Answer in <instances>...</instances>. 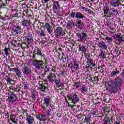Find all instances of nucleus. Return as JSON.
<instances>
[{"instance_id":"nucleus-1","label":"nucleus","mask_w":124,"mask_h":124,"mask_svg":"<svg viewBox=\"0 0 124 124\" xmlns=\"http://www.w3.org/2000/svg\"><path fill=\"white\" fill-rule=\"evenodd\" d=\"M108 85L111 88V92L115 93L118 92L119 89L123 85V79L119 77L115 78L114 81L110 80L108 82Z\"/></svg>"},{"instance_id":"nucleus-2","label":"nucleus","mask_w":124,"mask_h":124,"mask_svg":"<svg viewBox=\"0 0 124 124\" xmlns=\"http://www.w3.org/2000/svg\"><path fill=\"white\" fill-rule=\"evenodd\" d=\"M68 97L69 99L68 105L70 107H71V108L74 107L75 103H77V102L80 101V99H79V97H78V95H77L76 93H71L68 96Z\"/></svg>"},{"instance_id":"nucleus-3","label":"nucleus","mask_w":124,"mask_h":124,"mask_svg":"<svg viewBox=\"0 0 124 124\" xmlns=\"http://www.w3.org/2000/svg\"><path fill=\"white\" fill-rule=\"evenodd\" d=\"M76 35L78 37L77 41L81 43H84L86 41H88V39L90 38L88 36L87 31H82L81 33H77Z\"/></svg>"},{"instance_id":"nucleus-4","label":"nucleus","mask_w":124,"mask_h":124,"mask_svg":"<svg viewBox=\"0 0 124 124\" xmlns=\"http://www.w3.org/2000/svg\"><path fill=\"white\" fill-rule=\"evenodd\" d=\"M54 33L57 38H60L61 36H63L65 34V32L62 30V28L59 27L54 30Z\"/></svg>"},{"instance_id":"nucleus-5","label":"nucleus","mask_w":124,"mask_h":124,"mask_svg":"<svg viewBox=\"0 0 124 124\" xmlns=\"http://www.w3.org/2000/svg\"><path fill=\"white\" fill-rule=\"evenodd\" d=\"M33 66H34L36 69L37 70H40V69H42V67H43V64H44V62L40 60H34L32 62Z\"/></svg>"},{"instance_id":"nucleus-6","label":"nucleus","mask_w":124,"mask_h":124,"mask_svg":"<svg viewBox=\"0 0 124 124\" xmlns=\"http://www.w3.org/2000/svg\"><path fill=\"white\" fill-rule=\"evenodd\" d=\"M22 73L24 75H31V69L27 63L24 64V66H22Z\"/></svg>"},{"instance_id":"nucleus-7","label":"nucleus","mask_w":124,"mask_h":124,"mask_svg":"<svg viewBox=\"0 0 124 124\" xmlns=\"http://www.w3.org/2000/svg\"><path fill=\"white\" fill-rule=\"evenodd\" d=\"M45 28L46 29L48 34L52 36L54 34V28L49 23L46 22L45 24Z\"/></svg>"},{"instance_id":"nucleus-8","label":"nucleus","mask_w":124,"mask_h":124,"mask_svg":"<svg viewBox=\"0 0 124 124\" xmlns=\"http://www.w3.org/2000/svg\"><path fill=\"white\" fill-rule=\"evenodd\" d=\"M57 78V76L55 73H50L46 77V79L49 83H54V81Z\"/></svg>"},{"instance_id":"nucleus-9","label":"nucleus","mask_w":124,"mask_h":124,"mask_svg":"<svg viewBox=\"0 0 124 124\" xmlns=\"http://www.w3.org/2000/svg\"><path fill=\"white\" fill-rule=\"evenodd\" d=\"M74 27H75V23L73 22V20L72 19L68 20L66 24L67 31H72Z\"/></svg>"},{"instance_id":"nucleus-10","label":"nucleus","mask_w":124,"mask_h":124,"mask_svg":"<svg viewBox=\"0 0 124 124\" xmlns=\"http://www.w3.org/2000/svg\"><path fill=\"white\" fill-rule=\"evenodd\" d=\"M33 59H34L35 60V59H36V55L38 56H40V57H43V56L42 55V53H41V51L37 46H36L35 47V49L33 51Z\"/></svg>"},{"instance_id":"nucleus-11","label":"nucleus","mask_w":124,"mask_h":124,"mask_svg":"<svg viewBox=\"0 0 124 124\" xmlns=\"http://www.w3.org/2000/svg\"><path fill=\"white\" fill-rule=\"evenodd\" d=\"M18 99V97L16 94L12 93L8 97V101L9 102H15Z\"/></svg>"},{"instance_id":"nucleus-12","label":"nucleus","mask_w":124,"mask_h":124,"mask_svg":"<svg viewBox=\"0 0 124 124\" xmlns=\"http://www.w3.org/2000/svg\"><path fill=\"white\" fill-rule=\"evenodd\" d=\"M36 32L38 34L39 36H46V32L45 31V26H41V27L40 28V31H37Z\"/></svg>"},{"instance_id":"nucleus-13","label":"nucleus","mask_w":124,"mask_h":124,"mask_svg":"<svg viewBox=\"0 0 124 124\" xmlns=\"http://www.w3.org/2000/svg\"><path fill=\"white\" fill-rule=\"evenodd\" d=\"M21 31H22V28H21V26L16 25L13 27V31L15 35L18 34L19 32H21Z\"/></svg>"},{"instance_id":"nucleus-14","label":"nucleus","mask_w":124,"mask_h":124,"mask_svg":"<svg viewBox=\"0 0 124 124\" xmlns=\"http://www.w3.org/2000/svg\"><path fill=\"white\" fill-rule=\"evenodd\" d=\"M39 87V89L42 91V92L47 93V91L48 90V84H47L46 83L40 84Z\"/></svg>"},{"instance_id":"nucleus-15","label":"nucleus","mask_w":124,"mask_h":124,"mask_svg":"<svg viewBox=\"0 0 124 124\" xmlns=\"http://www.w3.org/2000/svg\"><path fill=\"white\" fill-rule=\"evenodd\" d=\"M98 46L99 48H101L103 50H107V48H108L107 45L105 44V42L102 41L98 42Z\"/></svg>"},{"instance_id":"nucleus-16","label":"nucleus","mask_w":124,"mask_h":124,"mask_svg":"<svg viewBox=\"0 0 124 124\" xmlns=\"http://www.w3.org/2000/svg\"><path fill=\"white\" fill-rule=\"evenodd\" d=\"M76 26L78 29H79V30H83L84 27V22L81 20H78L76 23Z\"/></svg>"},{"instance_id":"nucleus-17","label":"nucleus","mask_w":124,"mask_h":124,"mask_svg":"<svg viewBox=\"0 0 124 124\" xmlns=\"http://www.w3.org/2000/svg\"><path fill=\"white\" fill-rule=\"evenodd\" d=\"M121 0H111L110 1V5L113 7H117V6H120V3H121Z\"/></svg>"},{"instance_id":"nucleus-18","label":"nucleus","mask_w":124,"mask_h":124,"mask_svg":"<svg viewBox=\"0 0 124 124\" xmlns=\"http://www.w3.org/2000/svg\"><path fill=\"white\" fill-rule=\"evenodd\" d=\"M87 63L89 66H91L92 67H94L95 66L94 61L91 58H87Z\"/></svg>"},{"instance_id":"nucleus-19","label":"nucleus","mask_w":124,"mask_h":124,"mask_svg":"<svg viewBox=\"0 0 124 124\" xmlns=\"http://www.w3.org/2000/svg\"><path fill=\"white\" fill-rule=\"evenodd\" d=\"M10 121L15 124H17V121L18 119L16 117V115L11 113L10 115Z\"/></svg>"},{"instance_id":"nucleus-20","label":"nucleus","mask_w":124,"mask_h":124,"mask_svg":"<svg viewBox=\"0 0 124 124\" xmlns=\"http://www.w3.org/2000/svg\"><path fill=\"white\" fill-rule=\"evenodd\" d=\"M20 86H21V88L23 89L24 90L21 91L22 93H26V91H27V89H28V82H22Z\"/></svg>"},{"instance_id":"nucleus-21","label":"nucleus","mask_w":124,"mask_h":124,"mask_svg":"<svg viewBox=\"0 0 124 124\" xmlns=\"http://www.w3.org/2000/svg\"><path fill=\"white\" fill-rule=\"evenodd\" d=\"M13 71H14V72H15L16 75V76H17L18 78L22 77V72H21V70L19 69L18 67L14 69Z\"/></svg>"},{"instance_id":"nucleus-22","label":"nucleus","mask_w":124,"mask_h":124,"mask_svg":"<svg viewBox=\"0 0 124 124\" xmlns=\"http://www.w3.org/2000/svg\"><path fill=\"white\" fill-rule=\"evenodd\" d=\"M50 103V96H46L44 97V104L46 106V107L49 106Z\"/></svg>"},{"instance_id":"nucleus-23","label":"nucleus","mask_w":124,"mask_h":124,"mask_svg":"<svg viewBox=\"0 0 124 124\" xmlns=\"http://www.w3.org/2000/svg\"><path fill=\"white\" fill-rule=\"evenodd\" d=\"M57 88H61L62 87V82L60 78H56L54 81Z\"/></svg>"},{"instance_id":"nucleus-24","label":"nucleus","mask_w":124,"mask_h":124,"mask_svg":"<svg viewBox=\"0 0 124 124\" xmlns=\"http://www.w3.org/2000/svg\"><path fill=\"white\" fill-rule=\"evenodd\" d=\"M6 80L8 83L11 84V85H14L15 84V80L7 75L6 76Z\"/></svg>"},{"instance_id":"nucleus-25","label":"nucleus","mask_w":124,"mask_h":124,"mask_svg":"<svg viewBox=\"0 0 124 124\" xmlns=\"http://www.w3.org/2000/svg\"><path fill=\"white\" fill-rule=\"evenodd\" d=\"M78 51L79 52H82V53H86V51H87V49L86 48V46L84 45H78Z\"/></svg>"},{"instance_id":"nucleus-26","label":"nucleus","mask_w":124,"mask_h":124,"mask_svg":"<svg viewBox=\"0 0 124 124\" xmlns=\"http://www.w3.org/2000/svg\"><path fill=\"white\" fill-rule=\"evenodd\" d=\"M52 10L53 11H54V13H55V12L58 10V8L60 6V5H59V2L57 1L54 2V3L52 5Z\"/></svg>"},{"instance_id":"nucleus-27","label":"nucleus","mask_w":124,"mask_h":124,"mask_svg":"<svg viewBox=\"0 0 124 124\" xmlns=\"http://www.w3.org/2000/svg\"><path fill=\"white\" fill-rule=\"evenodd\" d=\"M76 18H77V19H85V18H86V16H84V15L81 14L80 12H77L76 13Z\"/></svg>"},{"instance_id":"nucleus-28","label":"nucleus","mask_w":124,"mask_h":124,"mask_svg":"<svg viewBox=\"0 0 124 124\" xmlns=\"http://www.w3.org/2000/svg\"><path fill=\"white\" fill-rule=\"evenodd\" d=\"M22 25L24 27H30L31 26V20L24 19L22 21Z\"/></svg>"},{"instance_id":"nucleus-29","label":"nucleus","mask_w":124,"mask_h":124,"mask_svg":"<svg viewBox=\"0 0 124 124\" xmlns=\"http://www.w3.org/2000/svg\"><path fill=\"white\" fill-rule=\"evenodd\" d=\"M26 121H27L28 124H31L33 123V117L29 115L26 117Z\"/></svg>"},{"instance_id":"nucleus-30","label":"nucleus","mask_w":124,"mask_h":124,"mask_svg":"<svg viewBox=\"0 0 124 124\" xmlns=\"http://www.w3.org/2000/svg\"><path fill=\"white\" fill-rule=\"evenodd\" d=\"M80 91L81 93H84V94H87V93H88L87 92L88 90L85 85H83L80 87Z\"/></svg>"},{"instance_id":"nucleus-31","label":"nucleus","mask_w":124,"mask_h":124,"mask_svg":"<svg viewBox=\"0 0 124 124\" xmlns=\"http://www.w3.org/2000/svg\"><path fill=\"white\" fill-rule=\"evenodd\" d=\"M91 119H92V115H91V114H88L84 119L85 123H87V124H90V121H91Z\"/></svg>"},{"instance_id":"nucleus-32","label":"nucleus","mask_w":124,"mask_h":124,"mask_svg":"<svg viewBox=\"0 0 124 124\" xmlns=\"http://www.w3.org/2000/svg\"><path fill=\"white\" fill-rule=\"evenodd\" d=\"M117 74H120V71L118 70V69H116L115 71H113L110 74V77H114L115 75H117Z\"/></svg>"},{"instance_id":"nucleus-33","label":"nucleus","mask_w":124,"mask_h":124,"mask_svg":"<svg viewBox=\"0 0 124 124\" xmlns=\"http://www.w3.org/2000/svg\"><path fill=\"white\" fill-rule=\"evenodd\" d=\"M99 56L101 57V59H106V54H105V52H104L103 50L100 51Z\"/></svg>"},{"instance_id":"nucleus-34","label":"nucleus","mask_w":124,"mask_h":124,"mask_svg":"<svg viewBox=\"0 0 124 124\" xmlns=\"http://www.w3.org/2000/svg\"><path fill=\"white\" fill-rule=\"evenodd\" d=\"M105 38L109 44L113 43V39L111 37L106 36Z\"/></svg>"},{"instance_id":"nucleus-35","label":"nucleus","mask_w":124,"mask_h":124,"mask_svg":"<svg viewBox=\"0 0 124 124\" xmlns=\"http://www.w3.org/2000/svg\"><path fill=\"white\" fill-rule=\"evenodd\" d=\"M116 40H118L119 43H122V42H123V38L122 37V36H120V35H116Z\"/></svg>"},{"instance_id":"nucleus-36","label":"nucleus","mask_w":124,"mask_h":124,"mask_svg":"<svg viewBox=\"0 0 124 124\" xmlns=\"http://www.w3.org/2000/svg\"><path fill=\"white\" fill-rule=\"evenodd\" d=\"M74 69L75 70H78L79 69V64L77 62H74Z\"/></svg>"},{"instance_id":"nucleus-37","label":"nucleus","mask_w":124,"mask_h":124,"mask_svg":"<svg viewBox=\"0 0 124 124\" xmlns=\"http://www.w3.org/2000/svg\"><path fill=\"white\" fill-rule=\"evenodd\" d=\"M14 60H15V58L14 56H13L11 57V60H10L11 67H14V64H13L14 63L13 62Z\"/></svg>"},{"instance_id":"nucleus-38","label":"nucleus","mask_w":124,"mask_h":124,"mask_svg":"<svg viewBox=\"0 0 124 124\" xmlns=\"http://www.w3.org/2000/svg\"><path fill=\"white\" fill-rule=\"evenodd\" d=\"M42 69H44L45 70H46V71H49V68L48 67V66H47V65H46V64L44 63V65H43Z\"/></svg>"},{"instance_id":"nucleus-39","label":"nucleus","mask_w":124,"mask_h":124,"mask_svg":"<svg viewBox=\"0 0 124 124\" xmlns=\"http://www.w3.org/2000/svg\"><path fill=\"white\" fill-rule=\"evenodd\" d=\"M109 122H110V120H109V118H105L104 119V123L103 124H109Z\"/></svg>"},{"instance_id":"nucleus-40","label":"nucleus","mask_w":124,"mask_h":124,"mask_svg":"<svg viewBox=\"0 0 124 124\" xmlns=\"http://www.w3.org/2000/svg\"><path fill=\"white\" fill-rule=\"evenodd\" d=\"M70 17H71V18H76V13L71 12L70 14Z\"/></svg>"},{"instance_id":"nucleus-41","label":"nucleus","mask_w":124,"mask_h":124,"mask_svg":"<svg viewBox=\"0 0 124 124\" xmlns=\"http://www.w3.org/2000/svg\"><path fill=\"white\" fill-rule=\"evenodd\" d=\"M38 23H39V21L35 19L32 24L33 28H35V27H37V24H38Z\"/></svg>"},{"instance_id":"nucleus-42","label":"nucleus","mask_w":124,"mask_h":124,"mask_svg":"<svg viewBox=\"0 0 124 124\" xmlns=\"http://www.w3.org/2000/svg\"><path fill=\"white\" fill-rule=\"evenodd\" d=\"M52 111H53V109H51L50 108H49L47 111H46V113H47V116H51V114H52Z\"/></svg>"},{"instance_id":"nucleus-43","label":"nucleus","mask_w":124,"mask_h":124,"mask_svg":"<svg viewBox=\"0 0 124 124\" xmlns=\"http://www.w3.org/2000/svg\"><path fill=\"white\" fill-rule=\"evenodd\" d=\"M103 10L104 11V14H106V15H108V11H109V10L107 8V7H106L105 9H103Z\"/></svg>"},{"instance_id":"nucleus-44","label":"nucleus","mask_w":124,"mask_h":124,"mask_svg":"<svg viewBox=\"0 0 124 124\" xmlns=\"http://www.w3.org/2000/svg\"><path fill=\"white\" fill-rule=\"evenodd\" d=\"M4 51L5 55H6V56H8V55H9V53H8V51H9L8 48L5 47Z\"/></svg>"},{"instance_id":"nucleus-45","label":"nucleus","mask_w":124,"mask_h":124,"mask_svg":"<svg viewBox=\"0 0 124 124\" xmlns=\"http://www.w3.org/2000/svg\"><path fill=\"white\" fill-rule=\"evenodd\" d=\"M31 97H32V100H35V92H34L32 93L31 95Z\"/></svg>"},{"instance_id":"nucleus-46","label":"nucleus","mask_w":124,"mask_h":124,"mask_svg":"<svg viewBox=\"0 0 124 124\" xmlns=\"http://www.w3.org/2000/svg\"><path fill=\"white\" fill-rule=\"evenodd\" d=\"M68 66L69 67H70L71 70L73 71V68H74V66L73 65V64L72 63H70L68 65Z\"/></svg>"},{"instance_id":"nucleus-47","label":"nucleus","mask_w":124,"mask_h":124,"mask_svg":"<svg viewBox=\"0 0 124 124\" xmlns=\"http://www.w3.org/2000/svg\"><path fill=\"white\" fill-rule=\"evenodd\" d=\"M74 84V87H75V88H79L80 87V83L79 82H75Z\"/></svg>"},{"instance_id":"nucleus-48","label":"nucleus","mask_w":124,"mask_h":124,"mask_svg":"<svg viewBox=\"0 0 124 124\" xmlns=\"http://www.w3.org/2000/svg\"><path fill=\"white\" fill-rule=\"evenodd\" d=\"M4 88H5V87L2 85V83L1 82H0V91H1V90H4Z\"/></svg>"},{"instance_id":"nucleus-49","label":"nucleus","mask_w":124,"mask_h":124,"mask_svg":"<svg viewBox=\"0 0 124 124\" xmlns=\"http://www.w3.org/2000/svg\"><path fill=\"white\" fill-rule=\"evenodd\" d=\"M106 24L107 26V27H111V22L109 21H107L106 22Z\"/></svg>"},{"instance_id":"nucleus-50","label":"nucleus","mask_w":124,"mask_h":124,"mask_svg":"<svg viewBox=\"0 0 124 124\" xmlns=\"http://www.w3.org/2000/svg\"><path fill=\"white\" fill-rule=\"evenodd\" d=\"M61 75H62V76H63V77H65V75H66V72H65V71H62Z\"/></svg>"},{"instance_id":"nucleus-51","label":"nucleus","mask_w":124,"mask_h":124,"mask_svg":"<svg viewBox=\"0 0 124 124\" xmlns=\"http://www.w3.org/2000/svg\"><path fill=\"white\" fill-rule=\"evenodd\" d=\"M98 81V78H97V77H95L94 78H93L92 79H91V81Z\"/></svg>"},{"instance_id":"nucleus-52","label":"nucleus","mask_w":124,"mask_h":124,"mask_svg":"<svg viewBox=\"0 0 124 124\" xmlns=\"http://www.w3.org/2000/svg\"><path fill=\"white\" fill-rule=\"evenodd\" d=\"M56 66H53V67H52L51 71H53V72H56Z\"/></svg>"},{"instance_id":"nucleus-53","label":"nucleus","mask_w":124,"mask_h":124,"mask_svg":"<svg viewBox=\"0 0 124 124\" xmlns=\"http://www.w3.org/2000/svg\"><path fill=\"white\" fill-rule=\"evenodd\" d=\"M5 116L7 119H9V113L8 112L5 113Z\"/></svg>"},{"instance_id":"nucleus-54","label":"nucleus","mask_w":124,"mask_h":124,"mask_svg":"<svg viewBox=\"0 0 124 124\" xmlns=\"http://www.w3.org/2000/svg\"><path fill=\"white\" fill-rule=\"evenodd\" d=\"M60 55H59V59H60V60H62V59H63V57H64V53H62V58L61 59V58H60Z\"/></svg>"},{"instance_id":"nucleus-55","label":"nucleus","mask_w":124,"mask_h":124,"mask_svg":"<svg viewBox=\"0 0 124 124\" xmlns=\"http://www.w3.org/2000/svg\"><path fill=\"white\" fill-rule=\"evenodd\" d=\"M36 119H37V120H39V121H41V118L40 117V115H38L36 116Z\"/></svg>"},{"instance_id":"nucleus-56","label":"nucleus","mask_w":124,"mask_h":124,"mask_svg":"<svg viewBox=\"0 0 124 124\" xmlns=\"http://www.w3.org/2000/svg\"><path fill=\"white\" fill-rule=\"evenodd\" d=\"M49 72V71H46L45 70L44 73L43 74V75H46V74H47V73Z\"/></svg>"},{"instance_id":"nucleus-57","label":"nucleus","mask_w":124,"mask_h":124,"mask_svg":"<svg viewBox=\"0 0 124 124\" xmlns=\"http://www.w3.org/2000/svg\"><path fill=\"white\" fill-rule=\"evenodd\" d=\"M41 119H44L45 118V115H40Z\"/></svg>"},{"instance_id":"nucleus-58","label":"nucleus","mask_w":124,"mask_h":124,"mask_svg":"<svg viewBox=\"0 0 124 124\" xmlns=\"http://www.w3.org/2000/svg\"><path fill=\"white\" fill-rule=\"evenodd\" d=\"M5 4H2L0 7V9H1V8H3V7H4V6H5Z\"/></svg>"},{"instance_id":"nucleus-59","label":"nucleus","mask_w":124,"mask_h":124,"mask_svg":"<svg viewBox=\"0 0 124 124\" xmlns=\"http://www.w3.org/2000/svg\"><path fill=\"white\" fill-rule=\"evenodd\" d=\"M93 112H92L93 115H95V113H96V109H93Z\"/></svg>"},{"instance_id":"nucleus-60","label":"nucleus","mask_w":124,"mask_h":124,"mask_svg":"<svg viewBox=\"0 0 124 124\" xmlns=\"http://www.w3.org/2000/svg\"><path fill=\"white\" fill-rule=\"evenodd\" d=\"M121 76H122V77H124V70H123V71L121 73Z\"/></svg>"},{"instance_id":"nucleus-61","label":"nucleus","mask_w":124,"mask_h":124,"mask_svg":"<svg viewBox=\"0 0 124 124\" xmlns=\"http://www.w3.org/2000/svg\"><path fill=\"white\" fill-rule=\"evenodd\" d=\"M20 14H21V13H20ZM22 16H21V18H24V16H25V14L22 13Z\"/></svg>"},{"instance_id":"nucleus-62","label":"nucleus","mask_w":124,"mask_h":124,"mask_svg":"<svg viewBox=\"0 0 124 124\" xmlns=\"http://www.w3.org/2000/svg\"><path fill=\"white\" fill-rule=\"evenodd\" d=\"M109 10H110V11H111V12H114V13L116 11L115 10H113V9H110Z\"/></svg>"},{"instance_id":"nucleus-63","label":"nucleus","mask_w":124,"mask_h":124,"mask_svg":"<svg viewBox=\"0 0 124 124\" xmlns=\"http://www.w3.org/2000/svg\"><path fill=\"white\" fill-rule=\"evenodd\" d=\"M115 15H119V13H118V11L117 10L114 12Z\"/></svg>"},{"instance_id":"nucleus-64","label":"nucleus","mask_w":124,"mask_h":124,"mask_svg":"<svg viewBox=\"0 0 124 124\" xmlns=\"http://www.w3.org/2000/svg\"><path fill=\"white\" fill-rule=\"evenodd\" d=\"M120 117H122V119H123V118H124V114H120Z\"/></svg>"}]
</instances>
